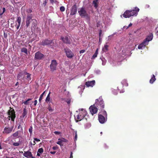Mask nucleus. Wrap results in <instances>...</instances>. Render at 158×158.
I'll return each instance as SVG.
<instances>
[{"instance_id":"f257e3e1","label":"nucleus","mask_w":158,"mask_h":158,"mask_svg":"<svg viewBox=\"0 0 158 158\" xmlns=\"http://www.w3.org/2000/svg\"><path fill=\"white\" fill-rule=\"evenodd\" d=\"M139 11V9L137 7H135L133 10H126L124 13L121 15V17H122L123 16L125 18H129L131 16H136Z\"/></svg>"},{"instance_id":"f03ea898","label":"nucleus","mask_w":158,"mask_h":158,"mask_svg":"<svg viewBox=\"0 0 158 158\" xmlns=\"http://www.w3.org/2000/svg\"><path fill=\"white\" fill-rule=\"evenodd\" d=\"M31 21L32 22L31 26V29L35 30L37 25V20L35 19H32V15L31 14L28 15L26 22V26L27 27L30 26V23Z\"/></svg>"},{"instance_id":"7ed1b4c3","label":"nucleus","mask_w":158,"mask_h":158,"mask_svg":"<svg viewBox=\"0 0 158 158\" xmlns=\"http://www.w3.org/2000/svg\"><path fill=\"white\" fill-rule=\"evenodd\" d=\"M10 110L8 112V114L9 115L8 117L9 118V119L10 120V118L12 121H14L16 117L15 112L13 108L10 107Z\"/></svg>"},{"instance_id":"20e7f679","label":"nucleus","mask_w":158,"mask_h":158,"mask_svg":"<svg viewBox=\"0 0 158 158\" xmlns=\"http://www.w3.org/2000/svg\"><path fill=\"white\" fill-rule=\"evenodd\" d=\"M95 103L93 105L90 106L89 108L90 111L92 115L96 114L98 110V109L97 107V105L98 104L97 102L98 101V99H97Z\"/></svg>"},{"instance_id":"39448f33","label":"nucleus","mask_w":158,"mask_h":158,"mask_svg":"<svg viewBox=\"0 0 158 158\" xmlns=\"http://www.w3.org/2000/svg\"><path fill=\"white\" fill-rule=\"evenodd\" d=\"M102 114H99V123H104L107 119V114L106 111L104 110Z\"/></svg>"},{"instance_id":"423d86ee","label":"nucleus","mask_w":158,"mask_h":158,"mask_svg":"<svg viewBox=\"0 0 158 158\" xmlns=\"http://www.w3.org/2000/svg\"><path fill=\"white\" fill-rule=\"evenodd\" d=\"M81 110L82 111L83 113H81V112L78 115H77V120H76V122H78V121H81L83 119L86 114V112L85 110L83 109H82Z\"/></svg>"},{"instance_id":"0eeeda50","label":"nucleus","mask_w":158,"mask_h":158,"mask_svg":"<svg viewBox=\"0 0 158 158\" xmlns=\"http://www.w3.org/2000/svg\"><path fill=\"white\" fill-rule=\"evenodd\" d=\"M57 64V63L56 60H53L52 61L50 66L51 71L53 72L56 70Z\"/></svg>"},{"instance_id":"6e6552de","label":"nucleus","mask_w":158,"mask_h":158,"mask_svg":"<svg viewBox=\"0 0 158 158\" xmlns=\"http://www.w3.org/2000/svg\"><path fill=\"white\" fill-rule=\"evenodd\" d=\"M44 55L40 52H38L35 54L34 58L37 60H42L44 57Z\"/></svg>"},{"instance_id":"1a4fd4ad","label":"nucleus","mask_w":158,"mask_h":158,"mask_svg":"<svg viewBox=\"0 0 158 158\" xmlns=\"http://www.w3.org/2000/svg\"><path fill=\"white\" fill-rule=\"evenodd\" d=\"M81 17L87 16L88 15L87 13L84 8L82 7L80 10L78 11Z\"/></svg>"},{"instance_id":"9d476101","label":"nucleus","mask_w":158,"mask_h":158,"mask_svg":"<svg viewBox=\"0 0 158 158\" xmlns=\"http://www.w3.org/2000/svg\"><path fill=\"white\" fill-rule=\"evenodd\" d=\"M66 54L68 58H71L74 56V54L69 49H65Z\"/></svg>"},{"instance_id":"9b49d317","label":"nucleus","mask_w":158,"mask_h":158,"mask_svg":"<svg viewBox=\"0 0 158 158\" xmlns=\"http://www.w3.org/2000/svg\"><path fill=\"white\" fill-rule=\"evenodd\" d=\"M21 19L20 17H17V19L15 21V27H16L17 30H18L20 25V23L21 22Z\"/></svg>"},{"instance_id":"f8f14e48","label":"nucleus","mask_w":158,"mask_h":158,"mask_svg":"<svg viewBox=\"0 0 158 158\" xmlns=\"http://www.w3.org/2000/svg\"><path fill=\"white\" fill-rule=\"evenodd\" d=\"M13 129V127H5L3 131V134H8L10 133Z\"/></svg>"},{"instance_id":"ddd939ff","label":"nucleus","mask_w":158,"mask_h":158,"mask_svg":"<svg viewBox=\"0 0 158 158\" xmlns=\"http://www.w3.org/2000/svg\"><path fill=\"white\" fill-rule=\"evenodd\" d=\"M153 38V34L152 33H150L147 36L146 38L144 40L148 44L149 42L152 40Z\"/></svg>"},{"instance_id":"4468645a","label":"nucleus","mask_w":158,"mask_h":158,"mask_svg":"<svg viewBox=\"0 0 158 158\" xmlns=\"http://www.w3.org/2000/svg\"><path fill=\"white\" fill-rule=\"evenodd\" d=\"M77 12V7L76 4H74L72 7L70 15H75Z\"/></svg>"},{"instance_id":"2eb2a0df","label":"nucleus","mask_w":158,"mask_h":158,"mask_svg":"<svg viewBox=\"0 0 158 158\" xmlns=\"http://www.w3.org/2000/svg\"><path fill=\"white\" fill-rule=\"evenodd\" d=\"M60 39L64 43L66 44H70V41L69 40L68 37L66 36L64 37L62 36L60 37Z\"/></svg>"},{"instance_id":"dca6fc26","label":"nucleus","mask_w":158,"mask_h":158,"mask_svg":"<svg viewBox=\"0 0 158 158\" xmlns=\"http://www.w3.org/2000/svg\"><path fill=\"white\" fill-rule=\"evenodd\" d=\"M52 41L51 40H42L41 42V45H48L52 43Z\"/></svg>"},{"instance_id":"f3484780","label":"nucleus","mask_w":158,"mask_h":158,"mask_svg":"<svg viewBox=\"0 0 158 158\" xmlns=\"http://www.w3.org/2000/svg\"><path fill=\"white\" fill-rule=\"evenodd\" d=\"M95 81L94 80H93L91 81H88L86 82L85 85L87 87L91 86L93 87V86L94 85Z\"/></svg>"},{"instance_id":"a211bd4d","label":"nucleus","mask_w":158,"mask_h":158,"mask_svg":"<svg viewBox=\"0 0 158 158\" xmlns=\"http://www.w3.org/2000/svg\"><path fill=\"white\" fill-rule=\"evenodd\" d=\"M148 44L144 40L143 42L140 44L138 46V48L141 49L143 47H145Z\"/></svg>"},{"instance_id":"6ab92c4d","label":"nucleus","mask_w":158,"mask_h":158,"mask_svg":"<svg viewBox=\"0 0 158 158\" xmlns=\"http://www.w3.org/2000/svg\"><path fill=\"white\" fill-rule=\"evenodd\" d=\"M23 155L26 157L29 158L32 156V154L31 152L29 151L24 152Z\"/></svg>"},{"instance_id":"aec40b11","label":"nucleus","mask_w":158,"mask_h":158,"mask_svg":"<svg viewBox=\"0 0 158 158\" xmlns=\"http://www.w3.org/2000/svg\"><path fill=\"white\" fill-rule=\"evenodd\" d=\"M102 99H101V97H99V101H99V105L101 106L102 109H103L104 107V101Z\"/></svg>"},{"instance_id":"412c9836","label":"nucleus","mask_w":158,"mask_h":158,"mask_svg":"<svg viewBox=\"0 0 158 158\" xmlns=\"http://www.w3.org/2000/svg\"><path fill=\"white\" fill-rule=\"evenodd\" d=\"M156 79L155 75H152V77L150 80V83L151 84H152L156 80Z\"/></svg>"},{"instance_id":"4be33fe9","label":"nucleus","mask_w":158,"mask_h":158,"mask_svg":"<svg viewBox=\"0 0 158 158\" xmlns=\"http://www.w3.org/2000/svg\"><path fill=\"white\" fill-rule=\"evenodd\" d=\"M109 46L107 45H105L104 47L103 48L102 50L104 52H106L108 50Z\"/></svg>"},{"instance_id":"5701e85b","label":"nucleus","mask_w":158,"mask_h":158,"mask_svg":"<svg viewBox=\"0 0 158 158\" xmlns=\"http://www.w3.org/2000/svg\"><path fill=\"white\" fill-rule=\"evenodd\" d=\"M24 77L23 74L22 72H20L19 73V74L18 75L17 78L18 79L23 78Z\"/></svg>"},{"instance_id":"b1692460","label":"nucleus","mask_w":158,"mask_h":158,"mask_svg":"<svg viewBox=\"0 0 158 158\" xmlns=\"http://www.w3.org/2000/svg\"><path fill=\"white\" fill-rule=\"evenodd\" d=\"M23 123L24 122L23 121H20V122L18 127V129H19L20 128H21V130H23V129L22 128V126L23 125Z\"/></svg>"},{"instance_id":"393cba45","label":"nucleus","mask_w":158,"mask_h":158,"mask_svg":"<svg viewBox=\"0 0 158 158\" xmlns=\"http://www.w3.org/2000/svg\"><path fill=\"white\" fill-rule=\"evenodd\" d=\"M27 111L26 108H24L22 114V116L23 118H24L27 115Z\"/></svg>"},{"instance_id":"a878e982","label":"nucleus","mask_w":158,"mask_h":158,"mask_svg":"<svg viewBox=\"0 0 158 158\" xmlns=\"http://www.w3.org/2000/svg\"><path fill=\"white\" fill-rule=\"evenodd\" d=\"M98 0H95L93 2V4L94 5V7L97 8L98 6Z\"/></svg>"},{"instance_id":"bb28decb","label":"nucleus","mask_w":158,"mask_h":158,"mask_svg":"<svg viewBox=\"0 0 158 158\" xmlns=\"http://www.w3.org/2000/svg\"><path fill=\"white\" fill-rule=\"evenodd\" d=\"M21 52H24L27 54V50L25 48H22L21 49Z\"/></svg>"},{"instance_id":"cd10ccee","label":"nucleus","mask_w":158,"mask_h":158,"mask_svg":"<svg viewBox=\"0 0 158 158\" xmlns=\"http://www.w3.org/2000/svg\"><path fill=\"white\" fill-rule=\"evenodd\" d=\"M50 93H49L48 95L47 96V97H46V102L48 103V102H49L50 100Z\"/></svg>"},{"instance_id":"c85d7f7f","label":"nucleus","mask_w":158,"mask_h":158,"mask_svg":"<svg viewBox=\"0 0 158 158\" xmlns=\"http://www.w3.org/2000/svg\"><path fill=\"white\" fill-rule=\"evenodd\" d=\"M98 48H97L96 51L94 53V55H93L92 57L93 58H94L97 56V55L98 54Z\"/></svg>"},{"instance_id":"c756f323","label":"nucleus","mask_w":158,"mask_h":158,"mask_svg":"<svg viewBox=\"0 0 158 158\" xmlns=\"http://www.w3.org/2000/svg\"><path fill=\"white\" fill-rule=\"evenodd\" d=\"M19 135V132L18 131H17L15 133H13L12 136H13L14 137H17Z\"/></svg>"},{"instance_id":"7c9ffc66","label":"nucleus","mask_w":158,"mask_h":158,"mask_svg":"<svg viewBox=\"0 0 158 158\" xmlns=\"http://www.w3.org/2000/svg\"><path fill=\"white\" fill-rule=\"evenodd\" d=\"M45 91H44L43 92V93H42V94L40 95V98L39 99V102H41V101L43 98V96H44V94L45 93Z\"/></svg>"},{"instance_id":"2f4dec72","label":"nucleus","mask_w":158,"mask_h":158,"mask_svg":"<svg viewBox=\"0 0 158 158\" xmlns=\"http://www.w3.org/2000/svg\"><path fill=\"white\" fill-rule=\"evenodd\" d=\"M31 98H28L27 101L23 102V103L26 105H28L29 104L28 102L30 101L31 100Z\"/></svg>"},{"instance_id":"473e14b6","label":"nucleus","mask_w":158,"mask_h":158,"mask_svg":"<svg viewBox=\"0 0 158 158\" xmlns=\"http://www.w3.org/2000/svg\"><path fill=\"white\" fill-rule=\"evenodd\" d=\"M43 149L42 148H41L38 149L37 152L39 153H40V154H42V153H43Z\"/></svg>"},{"instance_id":"72a5a7b5","label":"nucleus","mask_w":158,"mask_h":158,"mask_svg":"<svg viewBox=\"0 0 158 158\" xmlns=\"http://www.w3.org/2000/svg\"><path fill=\"white\" fill-rule=\"evenodd\" d=\"M58 140H60L62 143L63 142H66L68 141L66 139H64V138H62L61 139H59Z\"/></svg>"},{"instance_id":"f704fd0d","label":"nucleus","mask_w":158,"mask_h":158,"mask_svg":"<svg viewBox=\"0 0 158 158\" xmlns=\"http://www.w3.org/2000/svg\"><path fill=\"white\" fill-rule=\"evenodd\" d=\"M48 109L50 112H52L54 110V109H52L50 105H49V106L48 108Z\"/></svg>"},{"instance_id":"c9c22d12","label":"nucleus","mask_w":158,"mask_h":158,"mask_svg":"<svg viewBox=\"0 0 158 158\" xmlns=\"http://www.w3.org/2000/svg\"><path fill=\"white\" fill-rule=\"evenodd\" d=\"M60 10L62 12L64 11L65 10L64 7L63 6H61L60 8Z\"/></svg>"},{"instance_id":"e433bc0d","label":"nucleus","mask_w":158,"mask_h":158,"mask_svg":"<svg viewBox=\"0 0 158 158\" xmlns=\"http://www.w3.org/2000/svg\"><path fill=\"white\" fill-rule=\"evenodd\" d=\"M26 74L27 75V78L31 80V78L30 77L31 75L30 74H29V73H26Z\"/></svg>"},{"instance_id":"4c0bfd02","label":"nucleus","mask_w":158,"mask_h":158,"mask_svg":"<svg viewBox=\"0 0 158 158\" xmlns=\"http://www.w3.org/2000/svg\"><path fill=\"white\" fill-rule=\"evenodd\" d=\"M122 52H123V53L122 55V56H124L126 55V51L125 50H124L122 51Z\"/></svg>"},{"instance_id":"58836bf2","label":"nucleus","mask_w":158,"mask_h":158,"mask_svg":"<svg viewBox=\"0 0 158 158\" xmlns=\"http://www.w3.org/2000/svg\"><path fill=\"white\" fill-rule=\"evenodd\" d=\"M26 12L27 13L29 14V13H31L32 12V11L31 10L29 9H28L27 10Z\"/></svg>"},{"instance_id":"ea45409f","label":"nucleus","mask_w":158,"mask_h":158,"mask_svg":"<svg viewBox=\"0 0 158 158\" xmlns=\"http://www.w3.org/2000/svg\"><path fill=\"white\" fill-rule=\"evenodd\" d=\"M19 143H17V142L14 143H13V145H14V146H19Z\"/></svg>"},{"instance_id":"a19ab883","label":"nucleus","mask_w":158,"mask_h":158,"mask_svg":"<svg viewBox=\"0 0 158 158\" xmlns=\"http://www.w3.org/2000/svg\"><path fill=\"white\" fill-rule=\"evenodd\" d=\"M132 25V24L131 23H130L128 25V27L124 26L123 27V28H126V29H127L129 27L131 26Z\"/></svg>"},{"instance_id":"79ce46f5","label":"nucleus","mask_w":158,"mask_h":158,"mask_svg":"<svg viewBox=\"0 0 158 158\" xmlns=\"http://www.w3.org/2000/svg\"><path fill=\"white\" fill-rule=\"evenodd\" d=\"M62 142H61V141L60 140V141H58L57 142V144L60 145V146H61V145H63V144H62Z\"/></svg>"},{"instance_id":"37998d69","label":"nucleus","mask_w":158,"mask_h":158,"mask_svg":"<svg viewBox=\"0 0 158 158\" xmlns=\"http://www.w3.org/2000/svg\"><path fill=\"white\" fill-rule=\"evenodd\" d=\"M102 30H99V43L100 42V36L102 34Z\"/></svg>"},{"instance_id":"c03bdc74","label":"nucleus","mask_w":158,"mask_h":158,"mask_svg":"<svg viewBox=\"0 0 158 158\" xmlns=\"http://www.w3.org/2000/svg\"><path fill=\"white\" fill-rule=\"evenodd\" d=\"M50 2L53 4L54 3H55V2H56V1H55V0H50Z\"/></svg>"},{"instance_id":"a18cd8bd","label":"nucleus","mask_w":158,"mask_h":158,"mask_svg":"<svg viewBox=\"0 0 158 158\" xmlns=\"http://www.w3.org/2000/svg\"><path fill=\"white\" fill-rule=\"evenodd\" d=\"M32 128L31 127V128L29 129V131L30 134H31L32 133Z\"/></svg>"},{"instance_id":"49530a36","label":"nucleus","mask_w":158,"mask_h":158,"mask_svg":"<svg viewBox=\"0 0 158 158\" xmlns=\"http://www.w3.org/2000/svg\"><path fill=\"white\" fill-rule=\"evenodd\" d=\"M85 52V50L84 49L80 51V53L81 54Z\"/></svg>"},{"instance_id":"de8ad7c7","label":"nucleus","mask_w":158,"mask_h":158,"mask_svg":"<svg viewBox=\"0 0 158 158\" xmlns=\"http://www.w3.org/2000/svg\"><path fill=\"white\" fill-rule=\"evenodd\" d=\"M34 140L35 141H37V142H39V141H40V140L39 139H38L37 138H34Z\"/></svg>"},{"instance_id":"09e8293b","label":"nucleus","mask_w":158,"mask_h":158,"mask_svg":"<svg viewBox=\"0 0 158 158\" xmlns=\"http://www.w3.org/2000/svg\"><path fill=\"white\" fill-rule=\"evenodd\" d=\"M58 148V147L57 146H54L52 148V149L53 150H56Z\"/></svg>"},{"instance_id":"8fccbe9b","label":"nucleus","mask_w":158,"mask_h":158,"mask_svg":"<svg viewBox=\"0 0 158 158\" xmlns=\"http://www.w3.org/2000/svg\"><path fill=\"white\" fill-rule=\"evenodd\" d=\"M54 133L56 135H59L60 133V132L57 131H56L54 132Z\"/></svg>"},{"instance_id":"3c124183","label":"nucleus","mask_w":158,"mask_h":158,"mask_svg":"<svg viewBox=\"0 0 158 158\" xmlns=\"http://www.w3.org/2000/svg\"><path fill=\"white\" fill-rule=\"evenodd\" d=\"M6 11V8L5 7H3L2 8V12L3 14Z\"/></svg>"},{"instance_id":"603ef678","label":"nucleus","mask_w":158,"mask_h":158,"mask_svg":"<svg viewBox=\"0 0 158 158\" xmlns=\"http://www.w3.org/2000/svg\"><path fill=\"white\" fill-rule=\"evenodd\" d=\"M77 132H76L75 137V139H74L75 141L76 140H77Z\"/></svg>"},{"instance_id":"864d4df0","label":"nucleus","mask_w":158,"mask_h":158,"mask_svg":"<svg viewBox=\"0 0 158 158\" xmlns=\"http://www.w3.org/2000/svg\"><path fill=\"white\" fill-rule=\"evenodd\" d=\"M37 100H35L34 101V105L36 106L37 104Z\"/></svg>"},{"instance_id":"5fc2aeb1","label":"nucleus","mask_w":158,"mask_h":158,"mask_svg":"<svg viewBox=\"0 0 158 158\" xmlns=\"http://www.w3.org/2000/svg\"><path fill=\"white\" fill-rule=\"evenodd\" d=\"M56 152L55 151H53V152H51L50 153L52 154H55Z\"/></svg>"},{"instance_id":"6e6d98bb","label":"nucleus","mask_w":158,"mask_h":158,"mask_svg":"<svg viewBox=\"0 0 158 158\" xmlns=\"http://www.w3.org/2000/svg\"><path fill=\"white\" fill-rule=\"evenodd\" d=\"M73 153L72 152H71V155L70 158H73V156L72 155Z\"/></svg>"},{"instance_id":"4d7b16f0","label":"nucleus","mask_w":158,"mask_h":158,"mask_svg":"<svg viewBox=\"0 0 158 158\" xmlns=\"http://www.w3.org/2000/svg\"><path fill=\"white\" fill-rule=\"evenodd\" d=\"M4 37L5 38H6L7 37V35L5 33H4Z\"/></svg>"},{"instance_id":"13d9d810","label":"nucleus","mask_w":158,"mask_h":158,"mask_svg":"<svg viewBox=\"0 0 158 158\" xmlns=\"http://www.w3.org/2000/svg\"><path fill=\"white\" fill-rule=\"evenodd\" d=\"M3 14V13H0V18H2V15Z\"/></svg>"},{"instance_id":"bf43d9fd","label":"nucleus","mask_w":158,"mask_h":158,"mask_svg":"<svg viewBox=\"0 0 158 158\" xmlns=\"http://www.w3.org/2000/svg\"><path fill=\"white\" fill-rule=\"evenodd\" d=\"M67 103L68 104H69L70 102V100H68V101H67Z\"/></svg>"},{"instance_id":"052dcab7","label":"nucleus","mask_w":158,"mask_h":158,"mask_svg":"<svg viewBox=\"0 0 158 158\" xmlns=\"http://www.w3.org/2000/svg\"><path fill=\"white\" fill-rule=\"evenodd\" d=\"M40 153H39V152H37V155L38 156H40Z\"/></svg>"},{"instance_id":"680f3d73","label":"nucleus","mask_w":158,"mask_h":158,"mask_svg":"<svg viewBox=\"0 0 158 158\" xmlns=\"http://www.w3.org/2000/svg\"><path fill=\"white\" fill-rule=\"evenodd\" d=\"M158 28V27H156V29H155L156 31L157 32H158V29H157Z\"/></svg>"},{"instance_id":"e2e57ef3","label":"nucleus","mask_w":158,"mask_h":158,"mask_svg":"<svg viewBox=\"0 0 158 158\" xmlns=\"http://www.w3.org/2000/svg\"><path fill=\"white\" fill-rule=\"evenodd\" d=\"M6 158H14L13 157H9V156H6Z\"/></svg>"},{"instance_id":"0e129e2a","label":"nucleus","mask_w":158,"mask_h":158,"mask_svg":"<svg viewBox=\"0 0 158 158\" xmlns=\"http://www.w3.org/2000/svg\"><path fill=\"white\" fill-rule=\"evenodd\" d=\"M1 143H0V149H2V148L1 147Z\"/></svg>"},{"instance_id":"69168bd1","label":"nucleus","mask_w":158,"mask_h":158,"mask_svg":"<svg viewBox=\"0 0 158 158\" xmlns=\"http://www.w3.org/2000/svg\"><path fill=\"white\" fill-rule=\"evenodd\" d=\"M18 82H17L16 83V84H15V86H17V85H18Z\"/></svg>"},{"instance_id":"338daca9","label":"nucleus","mask_w":158,"mask_h":158,"mask_svg":"<svg viewBox=\"0 0 158 158\" xmlns=\"http://www.w3.org/2000/svg\"><path fill=\"white\" fill-rule=\"evenodd\" d=\"M31 158H35V157L34 156H32H32H31Z\"/></svg>"},{"instance_id":"774afa93","label":"nucleus","mask_w":158,"mask_h":158,"mask_svg":"<svg viewBox=\"0 0 158 158\" xmlns=\"http://www.w3.org/2000/svg\"><path fill=\"white\" fill-rule=\"evenodd\" d=\"M34 145L35 144V141H34Z\"/></svg>"}]
</instances>
